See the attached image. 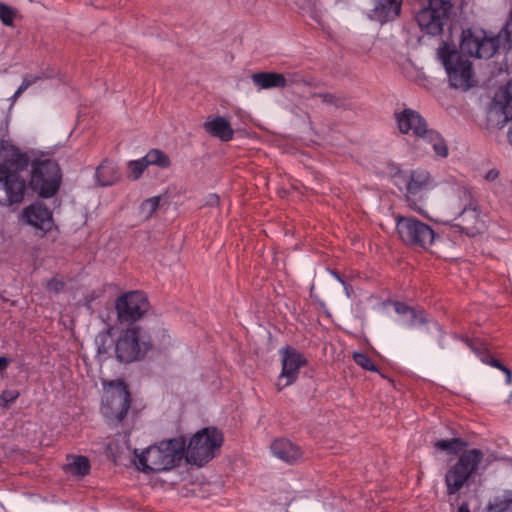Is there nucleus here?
<instances>
[{"label": "nucleus", "instance_id": "44", "mask_svg": "<svg viewBox=\"0 0 512 512\" xmlns=\"http://www.w3.org/2000/svg\"><path fill=\"white\" fill-rule=\"evenodd\" d=\"M333 275L338 279L343 285H345L344 280L340 277V275L337 272H333Z\"/></svg>", "mask_w": 512, "mask_h": 512}, {"label": "nucleus", "instance_id": "43", "mask_svg": "<svg viewBox=\"0 0 512 512\" xmlns=\"http://www.w3.org/2000/svg\"><path fill=\"white\" fill-rule=\"evenodd\" d=\"M458 512H470L469 505L466 502H463L459 508Z\"/></svg>", "mask_w": 512, "mask_h": 512}, {"label": "nucleus", "instance_id": "34", "mask_svg": "<svg viewBox=\"0 0 512 512\" xmlns=\"http://www.w3.org/2000/svg\"><path fill=\"white\" fill-rule=\"evenodd\" d=\"M16 15V10L12 7L0 3V20L5 26H12L14 22V18Z\"/></svg>", "mask_w": 512, "mask_h": 512}, {"label": "nucleus", "instance_id": "18", "mask_svg": "<svg viewBox=\"0 0 512 512\" xmlns=\"http://www.w3.org/2000/svg\"><path fill=\"white\" fill-rule=\"evenodd\" d=\"M463 341L467 346L480 358V360L492 367H495L505 374L506 384H512V371L507 366L503 365L499 360L493 358L485 348L484 344L478 340H471L469 338H463Z\"/></svg>", "mask_w": 512, "mask_h": 512}, {"label": "nucleus", "instance_id": "5", "mask_svg": "<svg viewBox=\"0 0 512 512\" xmlns=\"http://www.w3.org/2000/svg\"><path fill=\"white\" fill-rule=\"evenodd\" d=\"M223 443V434L215 427H206L198 431L186 443L185 458L188 463L202 466L216 456Z\"/></svg>", "mask_w": 512, "mask_h": 512}, {"label": "nucleus", "instance_id": "22", "mask_svg": "<svg viewBox=\"0 0 512 512\" xmlns=\"http://www.w3.org/2000/svg\"><path fill=\"white\" fill-rule=\"evenodd\" d=\"M493 104L504 115V121L512 120V80L495 94Z\"/></svg>", "mask_w": 512, "mask_h": 512}, {"label": "nucleus", "instance_id": "41", "mask_svg": "<svg viewBox=\"0 0 512 512\" xmlns=\"http://www.w3.org/2000/svg\"><path fill=\"white\" fill-rule=\"evenodd\" d=\"M11 360L5 356H0V372H3L9 366Z\"/></svg>", "mask_w": 512, "mask_h": 512}, {"label": "nucleus", "instance_id": "17", "mask_svg": "<svg viewBox=\"0 0 512 512\" xmlns=\"http://www.w3.org/2000/svg\"><path fill=\"white\" fill-rule=\"evenodd\" d=\"M271 451L275 457L288 464H295L303 457L301 447L284 438L274 440Z\"/></svg>", "mask_w": 512, "mask_h": 512}, {"label": "nucleus", "instance_id": "3", "mask_svg": "<svg viewBox=\"0 0 512 512\" xmlns=\"http://www.w3.org/2000/svg\"><path fill=\"white\" fill-rule=\"evenodd\" d=\"M395 119L399 131L402 134L412 133L417 137L419 146L431 145L434 153L441 157L448 156V146L439 132L428 129L426 120L419 112L405 108L401 112H395Z\"/></svg>", "mask_w": 512, "mask_h": 512}, {"label": "nucleus", "instance_id": "8", "mask_svg": "<svg viewBox=\"0 0 512 512\" xmlns=\"http://www.w3.org/2000/svg\"><path fill=\"white\" fill-rule=\"evenodd\" d=\"M107 394L103 402V413L118 422H122L131 407V395L125 381L122 379L103 381Z\"/></svg>", "mask_w": 512, "mask_h": 512}, {"label": "nucleus", "instance_id": "37", "mask_svg": "<svg viewBox=\"0 0 512 512\" xmlns=\"http://www.w3.org/2000/svg\"><path fill=\"white\" fill-rule=\"evenodd\" d=\"M19 397V392L16 390H5L0 395V405L7 406L9 403H13Z\"/></svg>", "mask_w": 512, "mask_h": 512}, {"label": "nucleus", "instance_id": "26", "mask_svg": "<svg viewBox=\"0 0 512 512\" xmlns=\"http://www.w3.org/2000/svg\"><path fill=\"white\" fill-rule=\"evenodd\" d=\"M145 161L148 165H155L160 168H168L171 161L168 155L159 149H151L145 156Z\"/></svg>", "mask_w": 512, "mask_h": 512}, {"label": "nucleus", "instance_id": "36", "mask_svg": "<svg viewBox=\"0 0 512 512\" xmlns=\"http://www.w3.org/2000/svg\"><path fill=\"white\" fill-rule=\"evenodd\" d=\"M148 166L149 165L148 163H146L144 157L138 160L131 161L129 163V169L133 179H138Z\"/></svg>", "mask_w": 512, "mask_h": 512}, {"label": "nucleus", "instance_id": "19", "mask_svg": "<svg viewBox=\"0 0 512 512\" xmlns=\"http://www.w3.org/2000/svg\"><path fill=\"white\" fill-rule=\"evenodd\" d=\"M203 128L209 135L223 142L233 139L234 130L230 122L223 116L209 117L203 124Z\"/></svg>", "mask_w": 512, "mask_h": 512}, {"label": "nucleus", "instance_id": "6", "mask_svg": "<svg viewBox=\"0 0 512 512\" xmlns=\"http://www.w3.org/2000/svg\"><path fill=\"white\" fill-rule=\"evenodd\" d=\"M438 58L443 64L451 87L468 90L472 84V63L457 50L444 43L438 49Z\"/></svg>", "mask_w": 512, "mask_h": 512}, {"label": "nucleus", "instance_id": "39", "mask_svg": "<svg viewBox=\"0 0 512 512\" xmlns=\"http://www.w3.org/2000/svg\"><path fill=\"white\" fill-rule=\"evenodd\" d=\"M413 307H410L408 306L407 304L403 303V302H395L394 303V309H395V312L401 316H405L407 317V315L409 314V312H411V309Z\"/></svg>", "mask_w": 512, "mask_h": 512}, {"label": "nucleus", "instance_id": "27", "mask_svg": "<svg viewBox=\"0 0 512 512\" xmlns=\"http://www.w3.org/2000/svg\"><path fill=\"white\" fill-rule=\"evenodd\" d=\"M468 445L466 441L461 438H452L447 440H438L434 446L442 451H447L450 454L458 453L460 448H464Z\"/></svg>", "mask_w": 512, "mask_h": 512}, {"label": "nucleus", "instance_id": "40", "mask_svg": "<svg viewBox=\"0 0 512 512\" xmlns=\"http://www.w3.org/2000/svg\"><path fill=\"white\" fill-rule=\"evenodd\" d=\"M219 196L217 194H210L207 197L206 204L209 206H215L219 203Z\"/></svg>", "mask_w": 512, "mask_h": 512}, {"label": "nucleus", "instance_id": "11", "mask_svg": "<svg viewBox=\"0 0 512 512\" xmlns=\"http://www.w3.org/2000/svg\"><path fill=\"white\" fill-rule=\"evenodd\" d=\"M451 9L449 0H429L428 7L417 14L416 20L426 33L438 35L450 18Z\"/></svg>", "mask_w": 512, "mask_h": 512}, {"label": "nucleus", "instance_id": "7", "mask_svg": "<svg viewBox=\"0 0 512 512\" xmlns=\"http://www.w3.org/2000/svg\"><path fill=\"white\" fill-rule=\"evenodd\" d=\"M150 348V335L136 326L122 332L115 344V353L120 362L130 363L142 359Z\"/></svg>", "mask_w": 512, "mask_h": 512}, {"label": "nucleus", "instance_id": "42", "mask_svg": "<svg viewBox=\"0 0 512 512\" xmlns=\"http://www.w3.org/2000/svg\"><path fill=\"white\" fill-rule=\"evenodd\" d=\"M499 176V172L495 169L488 171L485 175V179L488 181H494Z\"/></svg>", "mask_w": 512, "mask_h": 512}, {"label": "nucleus", "instance_id": "2", "mask_svg": "<svg viewBox=\"0 0 512 512\" xmlns=\"http://www.w3.org/2000/svg\"><path fill=\"white\" fill-rule=\"evenodd\" d=\"M186 439L183 436L161 441L144 450L141 454L134 451L136 465L145 473L170 470L180 464L184 458Z\"/></svg>", "mask_w": 512, "mask_h": 512}, {"label": "nucleus", "instance_id": "30", "mask_svg": "<svg viewBox=\"0 0 512 512\" xmlns=\"http://www.w3.org/2000/svg\"><path fill=\"white\" fill-rule=\"evenodd\" d=\"M95 342L97 345V351L99 354L108 353L109 349L112 346L113 340L109 331L100 332L96 338Z\"/></svg>", "mask_w": 512, "mask_h": 512}, {"label": "nucleus", "instance_id": "9", "mask_svg": "<svg viewBox=\"0 0 512 512\" xmlns=\"http://www.w3.org/2000/svg\"><path fill=\"white\" fill-rule=\"evenodd\" d=\"M396 228L400 239L412 247L428 249L435 239L431 226L415 217L397 216Z\"/></svg>", "mask_w": 512, "mask_h": 512}, {"label": "nucleus", "instance_id": "32", "mask_svg": "<svg viewBox=\"0 0 512 512\" xmlns=\"http://www.w3.org/2000/svg\"><path fill=\"white\" fill-rule=\"evenodd\" d=\"M353 360L358 366L362 367L365 370L373 371V372L377 371L376 365L373 363L371 358L368 355H366L365 353H361V352L354 353Z\"/></svg>", "mask_w": 512, "mask_h": 512}, {"label": "nucleus", "instance_id": "25", "mask_svg": "<svg viewBox=\"0 0 512 512\" xmlns=\"http://www.w3.org/2000/svg\"><path fill=\"white\" fill-rule=\"evenodd\" d=\"M67 470L77 476H86L90 472V462L86 456H75L72 462L67 464Z\"/></svg>", "mask_w": 512, "mask_h": 512}, {"label": "nucleus", "instance_id": "35", "mask_svg": "<svg viewBox=\"0 0 512 512\" xmlns=\"http://www.w3.org/2000/svg\"><path fill=\"white\" fill-rule=\"evenodd\" d=\"M42 76L40 75H32V74H26L23 77L21 85L18 87L17 91L13 95V98H18L26 89H28L31 85L38 82Z\"/></svg>", "mask_w": 512, "mask_h": 512}, {"label": "nucleus", "instance_id": "21", "mask_svg": "<svg viewBox=\"0 0 512 512\" xmlns=\"http://www.w3.org/2000/svg\"><path fill=\"white\" fill-rule=\"evenodd\" d=\"M253 83L261 89L284 88L288 84V79L276 72H259L252 75Z\"/></svg>", "mask_w": 512, "mask_h": 512}, {"label": "nucleus", "instance_id": "12", "mask_svg": "<svg viewBox=\"0 0 512 512\" xmlns=\"http://www.w3.org/2000/svg\"><path fill=\"white\" fill-rule=\"evenodd\" d=\"M115 309L121 324H132L148 311L149 301L144 292L129 291L116 299Z\"/></svg>", "mask_w": 512, "mask_h": 512}, {"label": "nucleus", "instance_id": "23", "mask_svg": "<svg viewBox=\"0 0 512 512\" xmlns=\"http://www.w3.org/2000/svg\"><path fill=\"white\" fill-rule=\"evenodd\" d=\"M120 177L117 167L104 160L96 169L95 178L100 186L113 185Z\"/></svg>", "mask_w": 512, "mask_h": 512}, {"label": "nucleus", "instance_id": "46", "mask_svg": "<svg viewBox=\"0 0 512 512\" xmlns=\"http://www.w3.org/2000/svg\"><path fill=\"white\" fill-rule=\"evenodd\" d=\"M344 286H345V290H346L347 295H349V287L346 284Z\"/></svg>", "mask_w": 512, "mask_h": 512}, {"label": "nucleus", "instance_id": "29", "mask_svg": "<svg viewBox=\"0 0 512 512\" xmlns=\"http://www.w3.org/2000/svg\"><path fill=\"white\" fill-rule=\"evenodd\" d=\"M406 318L405 324L409 327L423 325L428 322L425 312L422 309L412 308Z\"/></svg>", "mask_w": 512, "mask_h": 512}, {"label": "nucleus", "instance_id": "13", "mask_svg": "<svg viewBox=\"0 0 512 512\" xmlns=\"http://www.w3.org/2000/svg\"><path fill=\"white\" fill-rule=\"evenodd\" d=\"M279 353L282 358V371L277 386L281 390L297 380L299 370L307 364V360L301 352L291 346L280 349Z\"/></svg>", "mask_w": 512, "mask_h": 512}, {"label": "nucleus", "instance_id": "16", "mask_svg": "<svg viewBox=\"0 0 512 512\" xmlns=\"http://www.w3.org/2000/svg\"><path fill=\"white\" fill-rule=\"evenodd\" d=\"M399 177L405 183L408 202L410 201V196L421 195L433 186L430 173L424 169H416L411 171L409 175L403 174Z\"/></svg>", "mask_w": 512, "mask_h": 512}, {"label": "nucleus", "instance_id": "15", "mask_svg": "<svg viewBox=\"0 0 512 512\" xmlns=\"http://www.w3.org/2000/svg\"><path fill=\"white\" fill-rule=\"evenodd\" d=\"M22 219L42 232L50 231L53 226L52 212L40 202L27 206L22 212Z\"/></svg>", "mask_w": 512, "mask_h": 512}, {"label": "nucleus", "instance_id": "14", "mask_svg": "<svg viewBox=\"0 0 512 512\" xmlns=\"http://www.w3.org/2000/svg\"><path fill=\"white\" fill-rule=\"evenodd\" d=\"M458 218L460 223L456 226L469 237H475L486 229V223L479 204L462 208Z\"/></svg>", "mask_w": 512, "mask_h": 512}, {"label": "nucleus", "instance_id": "33", "mask_svg": "<svg viewBox=\"0 0 512 512\" xmlns=\"http://www.w3.org/2000/svg\"><path fill=\"white\" fill-rule=\"evenodd\" d=\"M160 202V197H152L149 199H146L142 202L140 209L142 214L149 218L153 215V213L158 209Z\"/></svg>", "mask_w": 512, "mask_h": 512}, {"label": "nucleus", "instance_id": "10", "mask_svg": "<svg viewBox=\"0 0 512 512\" xmlns=\"http://www.w3.org/2000/svg\"><path fill=\"white\" fill-rule=\"evenodd\" d=\"M499 36L487 35L484 30H463L460 41L461 52L476 58L489 59L498 51Z\"/></svg>", "mask_w": 512, "mask_h": 512}, {"label": "nucleus", "instance_id": "38", "mask_svg": "<svg viewBox=\"0 0 512 512\" xmlns=\"http://www.w3.org/2000/svg\"><path fill=\"white\" fill-rule=\"evenodd\" d=\"M64 287V282L56 278H51L46 283V289L49 292L59 293Z\"/></svg>", "mask_w": 512, "mask_h": 512}, {"label": "nucleus", "instance_id": "20", "mask_svg": "<svg viewBox=\"0 0 512 512\" xmlns=\"http://www.w3.org/2000/svg\"><path fill=\"white\" fill-rule=\"evenodd\" d=\"M402 0H374L373 12L381 21L393 20L400 14Z\"/></svg>", "mask_w": 512, "mask_h": 512}, {"label": "nucleus", "instance_id": "24", "mask_svg": "<svg viewBox=\"0 0 512 512\" xmlns=\"http://www.w3.org/2000/svg\"><path fill=\"white\" fill-rule=\"evenodd\" d=\"M486 512H512V490L494 497L486 507Z\"/></svg>", "mask_w": 512, "mask_h": 512}, {"label": "nucleus", "instance_id": "4", "mask_svg": "<svg viewBox=\"0 0 512 512\" xmlns=\"http://www.w3.org/2000/svg\"><path fill=\"white\" fill-rule=\"evenodd\" d=\"M484 453L480 449L465 450L457 461L451 464L445 474L446 492L457 494L478 472Z\"/></svg>", "mask_w": 512, "mask_h": 512}, {"label": "nucleus", "instance_id": "31", "mask_svg": "<svg viewBox=\"0 0 512 512\" xmlns=\"http://www.w3.org/2000/svg\"><path fill=\"white\" fill-rule=\"evenodd\" d=\"M458 197L461 202L462 208H466L468 206H473L478 204V201L472 194V190L468 187H459L457 189Z\"/></svg>", "mask_w": 512, "mask_h": 512}, {"label": "nucleus", "instance_id": "45", "mask_svg": "<svg viewBox=\"0 0 512 512\" xmlns=\"http://www.w3.org/2000/svg\"><path fill=\"white\" fill-rule=\"evenodd\" d=\"M507 137H508L509 142L512 144V127L509 129V131L507 133Z\"/></svg>", "mask_w": 512, "mask_h": 512}, {"label": "nucleus", "instance_id": "28", "mask_svg": "<svg viewBox=\"0 0 512 512\" xmlns=\"http://www.w3.org/2000/svg\"><path fill=\"white\" fill-rule=\"evenodd\" d=\"M313 97H318L325 104L334 105L337 108H347L348 100L344 96L335 95L331 93H315Z\"/></svg>", "mask_w": 512, "mask_h": 512}, {"label": "nucleus", "instance_id": "1", "mask_svg": "<svg viewBox=\"0 0 512 512\" xmlns=\"http://www.w3.org/2000/svg\"><path fill=\"white\" fill-rule=\"evenodd\" d=\"M31 166L29 186L41 198L54 196L61 185L62 174L58 163L44 154L30 158L18 149L6 150L0 146V205L17 208L26 193V180L21 175Z\"/></svg>", "mask_w": 512, "mask_h": 512}]
</instances>
